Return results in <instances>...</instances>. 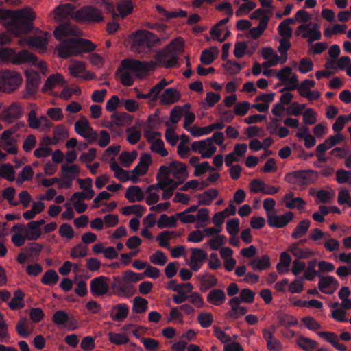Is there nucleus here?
Here are the masks:
<instances>
[{"label":"nucleus","mask_w":351,"mask_h":351,"mask_svg":"<svg viewBox=\"0 0 351 351\" xmlns=\"http://www.w3.org/2000/svg\"><path fill=\"white\" fill-rule=\"evenodd\" d=\"M78 51L80 53H90L95 50L96 45L90 40L77 38Z\"/></svg>","instance_id":"obj_53"},{"label":"nucleus","mask_w":351,"mask_h":351,"mask_svg":"<svg viewBox=\"0 0 351 351\" xmlns=\"http://www.w3.org/2000/svg\"><path fill=\"white\" fill-rule=\"evenodd\" d=\"M180 99V93L173 88L166 89L160 97L161 104H173Z\"/></svg>","instance_id":"obj_32"},{"label":"nucleus","mask_w":351,"mask_h":351,"mask_svg":"<svg viewBox=\"0 0 351 351\" xmlns=\"http://www.w3.org/2000/svg\"><path fill=\"white\" fill-rule=\"evenodd\" d=\"M278 50L281 55L282 63H285L287 60V51L290 49L291 44L289 38H281Z\"/></svg>","instance_id":"obj_59"},{"label":"nucleus","mask_w":351,"mask_h":351,"mask_svg":"<svg viewBox=\"0 0 351 351\" xmlns=\"http://www.w3.org/2000/svg\"><path fill=\"white\" fill-rule=\"evenodd\" d=\"M212 38L221 43L223 42L230 35V31L226 27L215 25L210 31Z\"/></svg>","instance_id":"obj_39"},{"label":"nucleus","mask_w":351,"mask_h":351,"mask_svg":"<svg viewBox=\"0 0 351 351\" xmlns=\"http://www.w3.org/2000/svg\"><path fill=\"white\" fill-rule=\"evenodd\" d=\"M156 64H159L165 68H172L178 62L176 53L165 50L164 53H158L154 56Z\"/></svg>","instance_id":"obj_21"},{"label":"nucleus","mask_w":351,"mask_h":351,"mask_svg":"<svg viewBox=\"0 0 351 351\" xmlns=\"http://www.w3.org/2000/svg\"><path fill=\"white\" fill-rule=\"evenodd\" d=\"M290 252L297 259H306L315 255L313 250L308 247L301 248L298 246V243H291L288 247Z\"/></svg>","instance_id":"obj_30"},{"label":"nucleus","mask_w":351,"mask_h":351,"mask_svg":"<svg viewBox=\"0 0 351 351\" xmlns=\"http://www.w3.org/2000/svg\"><path fill=\"white\" fill-rule=\"evenodd\" d=\"M53 35L57 40H60L69 36H80L81 31L71 23H66L57 27L53 32Z\"/></svg>","instance_id":"obj_17"},{"label":"nucleus","mask_w":351,"mask_h":351,"mask_svg":"<svg viewBox=\"0 0 351 351\" xmlns=\"http://www.w3.org/2000/svg\"><path fill=\"white\" fill-rule=\"evenodd\" d=\"M190 257V267L193 271H197L207 258V254L200 248H193Z\"/></svg>","instance_id":"obj_22"},{"label":"nucleus","mask_w":351,"mask_h":351,"mask_svg":"<svg viewBox=\"0 0 351 351\" xmlns=\"http://www.w3.org/2000/svg\"><path fill=\"white\" fill-rule=\"evenodd\" d=\"M241 295L239 297H234L229 301L230 306V311L226 313V317L232 320L237 319L241 315Z\"/></svg>","instance_id":"obj_29"},{"label":"nucleus","mask_w":351,"mask_h":351,"mask_svg":"<svg viewBox=\"0 0 351 351\" xmlns=\"http://www.w3.org/2000/svg\"><path fill=\"white\" fill-rule=\"evenodd\" d=\"M138 152L136 151L123 152L119 156L120 163L125 167H129L132 163L136 159Z\"/></svg>","instance_id":"obj_50"},{"label":"nucleus","mask_w":351,"mask_h":351,"mask_svg":"<svg viewBox=\"0 0 351 351\" xmlns=\"http://www.w3.org/2000/svg\"><path fill=\"white\" fill-rule=\"evenodd\" d=\"M301 32H303L302 37L303 38H308L309 45H311L315 40H320L322 37L321 32L318 29H315V28H310L309 24L300 25L295 31V34L299 36Z\"/></svg>","instance_id":"obj_20"},{"label":"nucleus","mask_w":351,"mask_h":351,"mask_svg":"<svg viewBox=\"0 0 351 351\" xmlns=\"http://www.w3.org/2000/svg\"><path fill=\"white\" fill-rule=\"evenodd\" d=\"M108 339L112 343L115 345H123L129 342L127 335L112 332L108 333Z\"/></svg>","instance_id":"obj_64"},{"label":"nucleus","mask_w":351,"mask_h":351,"mask_svg":"<svg viewBox=\"0 0 351 351\" xmlns=\"http://www.w3.org/2000/svg\"><path fill=\"white\" fill-rule=\"evenodd\" d=\"M148 308V301L141 297H135L133 300L132 311L135 313H143Z\"/></svg>","instance_id":"obj_51"},{"label":"nucleus","mask_w":351,"mask_h":351,"mask_svg":"<svg viewBox=\"0 0 351 351\" xmlns=\"http://www.w3.org/2000/svg\"><path fill=\"white\" fill-rule=\"evenodd\" d=\"M24 293L21 290H17L14 293V297L8 303V306L11 310H18L24 306Z\"/></svg>","instance_id":"obj_46"},{"label":"nucleus","mask_w":351,"mask_h":351,"mask_svg":"<svg viewBox=\"0 0 351 351\" xmlns=\"http://www.w3.org/2000/svg\"><path fill=\"white\" fill-rule=\"evenodd\" d=\"M129 308L125 304H119L112 307L110 316L114 321H123L128 315Z\"/></svg>","instance_id":"obj_34"},{"label":"nucleus","mask_w":351,"mask_h":351,"mask_svg":"<svg viewBox=\"0 0 351 351\" xmlns=\"http://www.w3.org/2000/svg\"><path fill=\"white\" fill-rule=\"evenodd\" d=\"M152 157L149 154H143L140 158L138 165L131 171L133 176H136L138 178V176H144L147 173L149 166L152 164Z\"/></svg>","instance_id":"obj_23"},{"label":"nucleus","mask_w":351,"mask_h":351,"mask_svg":"<svg viewBox=\"0 0 351 351\" xmlns=\"http://www.w3.org/2000/svg\"><path fill=\"white\" fill-rule=\"evenodd\" d=\"M121 276L127 283L129 285H133V283L137 282L143 279V274L135 273L131 270H127L124 271Z\"/></svg>","instance_id":"obj_58"},{"label":"nucleus","mask_w":351,"mask_h":351,"mask_svg":"<svg viewBox=\"0 0 351 351\" xmlns=\"http://www.w3.org/2000/svg\"><path fill=\"white\" fill-rule=\"evenodd\" d=\"M49 36L48 32H42L39 35L28 37L27 45L43 53L46 51Z\"/></svg>","instance_id":"obj_18"},{"label":"nucleus","mask_w":351,"mask_h":351,"mask_svg":"<svg viewBox=\"0 0 351 351\" xmlns=\"http://www.w3.org/2000/svg\"><path fill=\"white\" fill-rule=\"evenodd\" d=\"M52 321L57 326L69 323L72 330H75L77 327V322L73 316L70 317L64 311H56L52 317Z\"/></svg>","instance_id":"obj_25"},{"label":"nucleus","mask_w":351,"mask_h":351,"mask_svg":"<svg viewBox=\"0 0 351 351\" xmlns=\"http://www.w3.org/2000/svg\"><path fill=\"white\" fill-rule=\"evenodd\" d=\"M37 57L27 50H21L14 53V58L12 59V64L19 65L25 63L36 64Z\"/></svg>","instance_id":"obj_28"},{"label":"nucleus","mask_w":351,"mask_h":351,"mask_svg":"<svg viewBox=\"0 0 351 351\" xmlns=\"http://www.w3.org/2000/svg\"><path fill=\"white\" fill-rule=\"evenodd\" d=\"M267 223L271 228H283L287 226L293 218V213L291 211L286 212L284 215L278 216L275 213H267Z\"/></svg>","instance_id":"obj_16"},{"label":"nucleus","mask_w":351,"mask_h":351,"mask_svg":"<svg viewBox=\"0 0 351 351\" xmlns=\"http://www.w3.org/2000/svg\"><path fill=\"white\" fill-rule=\"evenodd\" d=\"M34 173V170L30 165L25 166L16 179V183L21 184L25 181L31 180L33 178Z\"/></svg>","instance_id":"obj_52"},{"label":"nucleus","mask_w":351,"mask_h":351,"mask_svg":"<svg viewBox=\"0 0 351 351\" xmlns=\"http://www.w3.org/2000/svg\"><path fill=\"white\" fill-rule=\"evenodd\" d=\"M62 82H64V78L61 74H53L50 75L45 81L43 88V90L47 91L48 90H51L58 84H62Z\"/></svg>","instance_id":"obj_49"},{"label":"nucleus","mask_w":351,"mask_h":351,"mask_svg":"<svg viewBox=\"0 0 351 351\" xmlns=\"http://www.w3.org/2000/svg\"><path fill=\"white\" fill-rule=\"evenodd\" d=\"M88 254V247L83 243L75 245L70 252V256L73 258L85 257Z\"/></svg>","instance_id":"obj_57"},{"label":"nucleus","mask_w":351,"mask_h":351,"mask_svg":"<svg viewBox=\"0 0 351 351\" xmlns=\"http://www.w3.org/2000/svg\"><path fill=\"white\" fill-rule=\"evenodd\" d=\"M241 156V145L237 144L234 147V151L228 154L226 158L225 162L228 167H230L234 162L238 161L239 157Z\"/></svg>","instance_id":"obj_61"},{"label":"nucleus","mask_w":351,"mask_h":351,"mask_svg":"<svg viewBox=\"0 0 351 351\" xmlns=\"http://www.w3.org/2000/svg\"><path fill=\"white\" fill-rule=\"evenodd\" d=\"M319 278L318 288L323 293L332 294L339 286V282L333 276L320 275Z\"/></svg>","instance_id":"obj_19"},{"label":"nucleus","mask_w":351,"mask_h":351,"mask_svg":"<svg viewBox=\"0 0 351 351\" xmlns=\"http://www.w3.org/2000/svg\"><path fill=\"white\" fill-rule=\"evenodd\" d=\"M150 149L162 157L168 155V151L165 149L164 142L161 139L154 141L150 146Z\"/></svg>","instance_id":"obj_62"},{"label":"nucleus","mask_w":351,"mask_h":351,"mask_svg":"<svg viewBox=\"0 0 351 351\" xmlns=\"http://www.w3.org/2000/svg\"><path fill=\"white\" fill-rule=\"evenodd\" d=\"M72 19L78 23H97L104 21L101 10L88 5L77 10L72 14Z\"/></svg>","instance_id":"obj_4"},{"label":"nucleus","mask_w":351,"mask_h":351,"mask_svg":"<svg viewBox=\"0 0 351 351\" xmlns=\"http://www.w3.org/2000/svg\"><path fill=\"white\" fill-rule=\"evenodd\" d=\"M27 75V90L30 92H35L40 84V76L34 71L26 72Z\"/></svg>","instance_id":"obj_41"},{"label":"nucleus","mask_w":351,"mask_h":351,"mask_svg":"<svg viewBox=\"0 0 351 351\" xmlns=\"http://www.w3.org/2000/svg\"><path fill=\"white\" fill-rule=\"evenodd\" d=\"M191 150L198 152L203 158H208L215 154L217 147L213 145L212 138H206L193 142L191 144Z\"/></svg>","instance_id":"obj_12"},{"label":"nucleus","mask_w":351,"mask_h":351,"mask_svg":"<svg viewBox=\"0 0 351 351\" xmlns=\"http://www.w3.org/2000/svg\"><path fill=\"white\" fill-rule=\"evenodd\" d=\"M125 197L130 202H134L136 201H142L144 198V195L139 186H132L127 189Z\"/></svg>","instance_id":"obj_40"},{"label":"nucleus","mask_w":351,"mask_h":351,"mask_svg":"<svg viewBox=\"0 0 351 351\" xmlns=\"http://www.w3.org/2000/svg\"><path fill=\"white\" fill-rule=\"evenodd\" d=\"M187 177L186 166L181 162H172L168 166H161L156 175L157 179H173L174 184L178 185L182 184Z\"/></svg>","instance_id":"obj_2"},{"label":"nucleus","mask_w":351,"mask_h":351,"mask_svg":"<svg viewBox=\"0 0 351 351\" xmlns=\"http://www.w3.org/2000/svg\"><path fill=\"white\" fill-rule=\"evenodd\" d=\"M111 170L114 172V176L121 182H126L128 180L132 181L133 183H136L138 178L136 176H130V172L119 167L116 161L112 160L110 165Z\"/></svg>","instance_id":"obj_24"},{"label":"nucleus","mask_w":351,"mask_h":351,"mask_svg":"<svg viewBox=\"0 0 351 351\" xmlns=\"http://www.w3.org/2000/svg\"><path fill=\"white\" fill-rule=\"evenodd\" d=\"M58 56L68 58L79 54L77 38L66 39L62 41L56 47Z\"/></svg>","instance_id":"obj_11"},{"label":"nucleus","mask_w":351,"mask_h":351,"mask_svg":"<svg viewBox=\"0 0 351 351\" xmlns=\"http://www.w3.org/2000/svg\"><path fill=\"white\" fill-rule=\"evenodd\" d=\"M59 276L56 271L50 269L47 271L42 277L41 282L44 285H53L58 281Z\"/></svg>","instance_id":"obj_60"},{"label":"nucleus","mask_w":351,"mask_h":351,"mask_svg":"<svg viewBox=\"0 0 351 351\" xmlns=\"http://www.w3.org/2000/svg\"><path fill=\"white\" fill-rule=\"evenodd\" d=\"M297 343L300 348L306 351L316 348L318 345L317 341L304 336H300L297 339Z\"/></svg>","instance_id":"obj_56"},{"label":"nucleus","mask_w":351,"mask_h":351,"mask_svg":"<svg viewBox=\"0 0 351 351\" xmlns=\"http://www.w3.org/2000/svg\"><path fill=\"white\" fill-rule=\"evenodd\" d=\"M110 278L104 276L93 278L90 283V290L93 295L99 297L108 293L110 290Z\"/></svg>","instance_id":"obj_13"},{"label":"nucleus","mask_w":351,"mask_h":351,"mask_svg":"<svg viewBox=\"0 0 351 351\" xmlns=\"http://www.w3.org/2000/svg\"><path fill=\"white\" fill-rule=\"evenodd\" d=\"M23 114V105L19 102H12L3 110L0 119L4 123L11 124L20 119Z\"/></svg>","instance_id":"obj_8"},{"label":"nucleus","mask_w":351,"mask_h":351,"mask_svg":"<svg viewBox=\"0 0 351 351\" xmlns=\"http://www.w3.org/2000/svg\"><path fill=\"white\" fill-rule=\"evenodd\" d=\"M219 50L217 47H210L202 51L200 57L201 62L206 64H210L215 60V57L218 56Z\"/></svg>","instance_id":"obj_44"},{"label":"nucleus","mask_w":351,"mask_h":351,"mask_svg":"<svg viewBox=\"0 0 351 351\" xmlns=\"http://www.w3.org/2000/svg\"><path fill=\"white\" fill-rule=\"evenodd\" d=\"M68 69L69 71V74L73 77H82L80 74L85 71L86 65L82 61L72 60Z\"/></svg>","instance_id":"obj_45"},{"label":"nucleus","mask_w":351,"mask_h":351,"mask_svg":"<svg viewBox=\"0 0 351 351\" xmlns=\"http://www.w3.org/2000/svg\"><path fill=\"white\" fill-rule=\"evenodd\" d=\"M190 107L191 106L188 104L182 106H178L174 107L170 113V121L173 124L178 123L184 115L185 110H189Z\"/></svg>","instance_id":"obj_48"},{"label":"nucleus","mask_w":351,"mask_h":351,"mask_svg":"<svg viewBox=\"0 0 351 351\" xmlns=\"http://www.w3.org/2000/svg\"><path fill=\"white\" fill-rule=\"evenodd\" d=\"M29 222L25 228H24V234L28 240H37L41 235V228Z\"/></svg>","instance_id":"obj_43"},{"label":"nucleus","mask_w":351,"mask_h":351,"mask_svg":"<svg viewBox=\"0 0 351 351\" xmlns=\"http://www.w3.org/2000/svg\"><path fill=\"white\" fill-rule=\"evenodd\" d=\"M318 265L316 259H311L308 262L307 268L301 278V280L313 281L315 276H320L319 270H315L316 265Z\"/></svg>","instance_id":"obj_37"},{"label":"nucleus","mask_w":351,"mask_h":351,"mask_svg":"<svg viewBox=\"0 0 351 351\" xmlns=\"http://www.w3.org/2000/svg\"><path fill=\"white\" fill-rule=\"evenodd\" d=\"M4 16L11 19L10 32L15 36L29 32L33 28L36 13L30 8L18 10H6Z\"/></svg>","instance_id":"obj_1"},{"label":"nucleus","mask_w":351,"mask_h":351,"mask_svg":"<svg viewBox=\"0 0 351 351\" xmlns=\"http://www.w3.org/2000/svg\"><path fill=\"white\" fill-rule=\"evenodd\" d=\"M111 288L114 293L119 297H131L136 293V289L133 285H129L121 276H114L112 278Z\"/></svg>","instance_id":"obj_10"},{"label":"nucleus","mask_w":351,"mask_h":351,"mask_svg":"<svg viewBox=\"0 0 351 351\" xmlns=\"http://www.w3.org/2000/svg\"><path fill=\"white\" fill-rule=\"evenodd\" d=\"M0 177L8 181H14L16 177L13 165L10 163L1 165L0 166Z\"/></svg>","instance_id":"obj_47"},{"label":"nucleus","mask_w":351,"mask_h":351,"mask_svg":"<svg viewBox=\"0 0 351 351\" xmlns=\"http://www.w3.org/2000/svg\"><path fill=\"white\" fill-rule=\"evenodd\" d=\"M150 262L154 265H164L167 262V257L161 250H156L149 256Z\"/></svg>","instance_id":"obj_63"},{"label":"nucleus","mask_w":351,"mask_h":351,"mask_svg":"<svg viewBox=\"0 0 351 351\" xmlns=\"http://www.w3.org/2000/svg\"><path fill=\"white\" fill-rule=\"evenodd\" d=\"M23 78L19 73L12 70L0 71V88L7 93L16 90L22 84Z\"/></svg>","instance_id":"obj_6"},{"label":"nucleus","mask_w":351,"mask_h":351,"mask_svg":"<svg viewBox=\"0 0 351 351\" xmlns=\"http://www.w3.org/2000/svg\"><path fill=\"white\" fill-rule=\"evenodd\" d=\"M80 173V169L77 165H62L61 167V176L64 179L73 181Z\"/></svg>","instance_id":"obj_35"},{"label":"nucleus","mask_w":351,"mask_h":351,"mask_svg":"<svg viewBox=\"0 0 351 351\" xmlns=\"http://www.w3.org/2000/svg\"><path fill=\"white\" fill-rule=\"evenodd\" d=\"M218 195V191L216 189H210L205 191L201 195H199L198 198L199 199V204L200 205H208L211 201L216 199Z\"/></svg>","instance_id":"obj_54"},{"label":"nucleus","mask_w":351,"mask_h":351,"mask_svg":"<svg viewBox=\"0 0 351 351\" xmlns=\"http://www.w3.org/2000/svg\"><path fill=\"white\" fill-rule=\"evenodd\" d=\"M24 121H17L12 128L3 131L0 135V147L8 154L18 153L17 140L12 136L19 129L25 127Z\"/></svg>","instance_id":"obj_5"},{"label":"nucleus","mask_w":351,"mask_h":351,"mask_svg":"<svg viewBox=\"0 0 351 351\" xmlns=\"http://www.w3.org/2000/svg\"><path fill=\"white\" fill-rule=\"evenodd\" d=\"M225 300L226 294L221 289H213L207 295V301L214 306L221 305L225 302Z\"/></svg>","instance_id":"obj_36"},{"label":"nucleus","mask_w":351,"mask_h":351,"mask_svg":"<svg viewBox=\"0 0 351 351\" xmlns=\"http://www.w3.org/2000/svg\"><path fill=\"white\" fill-rule=\"evenodd\" d=\"M249 265H250L255 271L266 270L271 267L270 258L267 254H264L259 258H254L250 259Z\"/></svg>","instance_id":"obj_31"},{"label":"nucleus","mask_w":351,"mask_h":351,"mask_svg":"<svg viewBox=\"0 0 351 351\" xmlns=\"http://www.w3.org/2000/svg\"><path fill=\"white\" fill-rule=\"evenodd\" d=\"M311 225V221L308 219H303L296 226L293 230L291 237L293 239H298L306 234Z\"/></svg>","instance_id":"obj_42"},{"label":"nucleus","mask_w":351,"mask_h":351,"mask_svg":"<svg viewBox=\"0 0 351 351\" xmlns=\"http://www.w3.org/2000/svg\"><path fill=\"white\" fill-rule=\"evenodd\" d=\"M317 178L316 171L313 170L295 171L286 174V182L293 184L306 186L314 182Z\"/></svg>","instance_id":"obj_7"},{"label":"nucleus","mask_w":351,"mask_h":351,"mask_svg":"<svg viewBox=\"0 0 351 351\" xmlns=\"http://www.w3.org/2000/svg\"><path fill=\"white\" fill-rule=\"evenodd\" d=\"M118 16L124 19L130 14L134 10V3L131 0H122L117 3Z\"/></svg>","instance_id":"obj_38"},{"label":"nucleus","mask_w":351,"mask_h":351,"mask_svg":"<svg viewBox=\"0 0 351 351\" xmlns=\"http://www.w3.org/2000/svg\"><path fill=\"white\" fill-rule=\"evenodd\" d=\"M75 6L71 3L62 4L56 7L53 11V19L56 21L59 22L71 15L74 12Z\"/></svg>","instance_id":"obj_27"},{"label":"nucleus","mask_w":351,"mask_h":351,"mask_svg":"<svg viewBox=\"0 0 351 351\" xmlns=\"http://www.w3.org/2000/svg\"><path fill=\"white\" fill-rule=\"evenodd\" d=\"M292 69L289 66H285L276 73V77L282 82H288L291 85H299L298 79L296 75H293L291 77Z\"/></svg>","instance_id":"obj_33"},{"label":"nucleus","mask_w":351,"mask_h":351,"mask_svg":"<svg viewBox=\"0 0 351 351\" xmlns=\"http://www.w3.org/2000/svg\"><path fill=\"white\" fill-rule=\"evenodd\" d=\"M75 131L86 138L89 143H95L98 134L90 126L89 121L84 117L77 120L74 125Z\"/></svg>","instance_id":"obj_9"},{"label":"nucleus","mask_w":351,"mask_h":351,"mask_svg":"<svg viewBox=\"0 0 351 351\" xmlns=\"http://www.w3.org/2000/svg\"><path fill=\"white\" fill-rule=\"evenodd\" d=\"M156 63L154 61L141 62L136 60L126 58L121 61V70H127L132 72L137 77L145 76L149 71H154L156 69Z\"/></svg>","instance_id":"obj_3"},{"label":"nucleus","mask_w":351,"mask_h":351,"mask_svg":"<svg viewBox=\"0 0 351 351\" xmlns=\"http://www.w3.org/2000/svg\"><path fill=\"white\" fill-rule=\"evenodd\" d=\"M111 121L106 125L107 128H112L114 125L125 126L132 121V117L126 112L114 113L110 116Z\"/></svg>","instance_id":"obj_26"},{"label":"nucleus","mask_w":351,"mask_h":351,"mask_svg":"<svg viewBox=\"0 0 351 351\" xmlns=\"http://www.w3.org/2000/svg\"><path fill=\"white\" fill-rule=\"evenodd\" d=\"M134 42L138 46H146L150 48L159 43V39L149 31L139 30L134 35Z\"/></svg>","instance_id":"obj_15"},{"label":"nucleus","mask_w":351,"mask_h":351,"mask_svg":"<svg viewBox=\"0 0 351 351\" xmlns=\"http://www.w3.org/2000/svg\"><path fill=\"white\" fill-rule=\"evenodd\" d=\"M176 221L177 219L176 217H169L165 214H162L160 215V219L157 222V226L160 229L166 227L173 228L176 226Z\"/></svg>","instance_id":"obj_55"},{"label":"nucleus","mask_w":351,"mask_h":351,"mask_svg":"<svg viewBox=\"0 0 351 351\" xmlns=\"http://www.w3.org/2000/svg\"><path fill=\"white\" fill-rule=\"evenodd\" d=\"M158 182L156 184L151 185L147 188V191H153L156 189L163 190L162 198L163 199H169L173 194V191L179 186L178 184H174L173 179H157Z\"/></svg>","instance_id":"obj_14"}]
</instances>
